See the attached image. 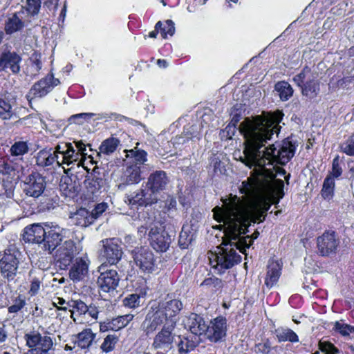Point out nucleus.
<instances>
[{
  "label": "nucleus",
  "mask_w": 354,
  "mask_h": 354,
  "mask_svg": "<svg viewBox=\"0 0 354 354\" xmlns=\"http://www.w3.org/2000/svg\"><path fill=\"white\" fill-rule=\"evenodd\" d=\"M283 113L277 111L263 113L262 115L246 118L239 126V131L245 139V148L242 162L249 167H254L252 176L243 181V189L261 197L260 204L266 203L269 197L282 198L283 183L275 182V173L279 168L278 164H286L294 156L295 147L289 141L283 142L277 149L274 145L261 150L268 140L280 131L279 123ZM259 202H256L254 209H257Z\"/></svg>",
  "instance_id": "nucleus-1"
},
{
  "label": "nucleus",
  "mask_w": 354,
  "mask_h": 354,
  "mask_svg": "<svg viewBox=\"0 0 354 354\" xmlns=\"http://www.w3.org/2000/svg\"><path fill=\"white\" fill-rule=\"evenodd\" d=\"M240 192L245 195L250 200L248 208H245L243 200L236 195L230 194L228 198H222L223 205L216 206L212 209L214 218L218 223H222L224 228L225 236L230 239L236 245V249L245 254L246 248H248L254 239L259 235L258 231H255L251 236H241L246 234L248 228L251 223H261L265 220L267 212L272 204L279 203L280 198L270 197L266 200L265 204H259L257 209L253 205L257 202H261V197L252 193H248L243 189V185L239 188Z\"/></svg>",
  "instance_id": "nucleus-2"
},
{
  "label": "nucleus",
  "mask_w": 354,
  "mask_h": 354,
  "mask_svg": "<svg viewBox=\"0 0 354 354\" xmlns=\"http://www.w3.org/2000/svg\"><path fill=\"white\" fill-rule=\"evenodd\" d=\"M232 242L234 241L231 242L230 239L225 236V240L223 243L225 246L220 248L218 253H211L209 257L212 267L217 269L219 274L225 270L231 268L241 261V257L233 248H236V245Z\"/></svg>",
  "instance_id": "nucleus-3"
},
{
  "label": "nucleus",
  "mask_w": 354,
  "mask_h": 354,
  "mask_svg": "<svg viewBox=\"0 0 354 354\" xmlns=\"http://www.w3.org/2000/svg\"><path fill=\"white\" fill-rule=\"evenodd\" d=\"M294 82L301 88L303 96L308 100L317 97L319 93V82L317 74L309 68H304L299 74L293 77Z\"/></svg>",
  "instance_id": "nucleus-4"
},
{
  "label": "nucleus",
  "mask_w": 354,
  "mask_h": 354,
  "mask_svg": "<svg viewBox=\"0 0 354 354\" xmlns=\"http://www.w3.org/2000/svg\"><path fill=\"white\" fill-rule=\"evenodd\" d=\"M46 226L47 231L41 251L51 254L66 239H69L70 232L57 225L49 224Z\"/></svg>",
  "instance_id": "nucleus-5"
},
{
  "label": "nucleus",
  "mask_w": 354,
  "mask_h": 354,
  "mask_svg": "<svg viewBox=\"0 0 354 354\" xmlns=\"http://www.w3.org/2000/svg\"><path fill=\"white\" fill-rule=\"evenodd\" d=\"M21 253L15 246H10L5 250L0 260L1 274L8 280L14 279L17 274Z\"/></svg>",
  "instance_id": "nucleus-6"
},
{
  "label": "nucleus",
  "mask_w": 354,
  "mask_h": 354,
  "mask_svg": "<svg viewBox=\"0 0 354 354\" xmlns=\"http://www.w3.org/2000/svg\"><path fill=\"white\" fill-rule=\"evenodd\" d=\"M100 254L111 265H115L121 259L123 251L121 242L118 239H105L100 241Z\"/></svg>",
  "instance_id": "nucleus-7"
},
{
  "label": "nucleus",
  "mask_w": 354,
  "mask_h": 354,
  "mask_svg": "<svg viewBox=\"0 0 354 354\" xmlns=\"http://www.w3.org/2000/svg\"><path fill=\"white\" fill-rule=\"evenodd\" d=\"M133 261L144 273H151L155 268V259L152 252L146 247L136 248L132 251Z\"/></svg>",
  "instance_id": "nucleus-8"
},
{
  "label": "nucleus",
  "mask_w": 354,
  "mask_h": 354,
  "mask_svg": "<svg viewBox=\"0 0 354 354\" xmlns=\"http://www.w3.org/2000/svg\"><path fill=\"white\" fill-rule=\"evenodd\" d=\"M151 245L157 252H165L171 243V237L161 224L154 223L149 233Z\"/></svg>",
  "instance_id": "nucleus-9"
},
{
  "label": "nucleus",
  "mask_w": 354,
  "mask_h": 354,
  "mask_svg": "<svg viewBox=\"0 0 354 354\" xmlns=\"http://www.w3.org/2000/svg\"><path fill=\"white\" fill-rule=\"evenodd\" d=\"M55 251V259L62 269L66 268L78 253L75 243L70 239H66Z\"/></svg>",
  "instance_id": "nucleus-10"
},
{
  "label": "nucleus",
  "mask_w": 354,
  "mask_h": 354,
  "mask_svg": "<svg viewBox=\"0 0 354 354\" xmlns=\"http://www.w3.org/2000/svg\"><path fill=\"white\" fill-rule=\"evenodd\" d=\"M26 346L37 353H46L53 345L51 337L48 335H42L37 331L33 330L24 335Z\"/></svg>",
  "instance_id": "nucleus-11"
},
{
  "label": "nucleus",
  "mask_w": 354,
  "mask_h": 354,
  "mask_svg": "<svg viewBox=\"0 0 354 354\" xmlns=\"http://www.w3.org/2000/svg\"><path fill=\"white\" fill-rule=\"evenodd\" d=\"M53 156L57 158L55 159L57 166H67L75 164L77 162V153L74 152V147L71 142L58 144L53 150Z\"/></svg>",
  "instance_id": "nucleus-12"
},
{
  "label": "nucleus",
  "mask_w": 354,
  "mask_h": 354,
  "mask_svg": "<svg viewBox=\"0 0 354 354\" xmlns=\"http://www.w3.org/2000/svg\"><path fill=\"white\" fill-rule=\"evenodd\" d=\"M33 223L26 226L24 230L23 238L26 242L35 243L41 250L44 241L48 223Z\"/></svg>",
  "instance_id": "nucleus-13"
},
{
  "label": "nucleus",
  "mask_w": 354,
  "mask_h": 354,
  "mask_svg": "<svg viewBox=\"0 0 354 354\" xmlns=\"http://www.w3.org/2000/svg\"><path fill=\"white\" fill-rule=\"evenodd\" d=\"M175 326L166 324L159 331L153 339L152 346L156 349L164 352L169 351L173 344L174 335L172 331Z\"/></svg>",
  "instance_id": "nucleus-14"
},
{
  "label": "nucleus",
  "mask_w": 354,
  "mask_h": 354,
  "mask_svg": "<svg viewBox=\"0 0 354 354\" xmlns=\"http://www.w3.org/2000/svg\"><path fill=\"white\" fill-rule=\"evenodd\" d=\"M166 317L162 311L153 304L149 310L145 319L142 322V328L148 335L153 333L159 326L166 324Z\"/></svg>",
  "instance_id": "nucleus-15"
},
{
  "label": "nucleus",
  "mask_w": 354,
  "mask_h": 354,
  "mask_svg": "<svg viewBox=\"0 0 354 354\" xmlns=\"http://www.w3.org/2000/svg\"><path fill=\"white\" fill-rule=\"evenodd\" d=\"M158 310L162 311V314L166 317V324L170 326L176 325L177 322V315L183 308V304L179 299H174L165 301L161 304H153Z\"/></svg>",
  "instance_id": "nucleus-16"
},
{
  "label": "nucleus",
  "mask_w": 354,
  "mask_h": 354,
  "mask_svg": "<svg viewBox=\"0 0 354 354\" xmlns=\"http://www.w3.org/2000/svg\"><path fill=\"white\" fill-rule=\"evenodd\" d=\"M120 277L115 270L111 269L101 272L97 278V284L101 291L113 294L118 286Z\"/></svg>",
  "instance_id": "nucleus-17"
},
{
  "label": "nucleus",
  "mask_w": 354,
  "mask_h": 354,
  "mask_svg": "<svg viewBox=\"0 0 354 354\" xmlns=\"http://www.w3.org/2000/svg\"><path fill=\"white\" fill-rule=\"evenodd\" d=\"M227 323L225 318L219 317L212 320L207 326L205 335L207 338L212 342H221L226 336Z\"/></svg>",
  "instance_id": "nucleus-18"
},
{
  "label": "nucleus",
  "mask_w": 354,
  "mask_h": 354,
  "mask_svg": "<svg viewBox=\"0 0 354 354\" xmlns=\"http://www.w3.org/2000/svg\"><path fill=\"white\" fill-rule=\"evenodd\" d=\"M339 241L336 237L335 232H326L317 240L319 252L322 256H328L335 253Z\"/></svg>",
  "instance_id": "nucleus-19"
},
{
  "label": "nucleus",
  "mask_w": 354,
  "mask_h": 354,
  "mask_svg": "<svg viewBox=\"0 0 354 354\" xmlns=\"http://www.w3.org/2000/svg\"><path fill=\"white\" fill-rule=\"evenodd\" d=\"M45 187L44 178L37 173L29 175L24 180V190L29 196L39 197L44 192Z\"/></svg>",
  "instance_id": "nucleus-20"
},
{
  "label": "nucleus",
  "mask_w": 354,
  "mask_h": 354,
  "mask_svg": "<svg viewBox=\"0 0 354 354\" xmlns=\"http://www.w3.org/2000/svg\"><path fill=\"white\" fill-rule=\"evenodd\" d=\"M59 83V80L55 79L52 74L48 75L34 84L29 91V95L32 98L42 97L50 92Z\"/></svg>",
  "instance_id": "nucleus-21"
},
{
  "label": "nucleus",
  "mask_w": 354,
  "mask_h": 354,
  "mask_svg": "<svg viewBox=\"0 0 354 354\" xmlns=\"http://www.w3.org/2000/svg\"><path fill=\"white\" fill-rule=\"evenodd\" d=\"M21 57L14 51L3 52L0 55V71H11L13 74H17L20 71V63Z\"/></svg>",
  "instance_id": "nucleus-22"
},
{
  "label": "nucleus",
  "mask_w": 354,
  "mask_h": 354,
  "mask_svg": "<svg viewBox=\"0 0 354 354\" xmlns=\"http://www.w3.org/2000/svg\"><path fill=\"white\" fill-rule=\"evenodd\" d=\"M169 183V178L165 171L159 170L151 173L147 183V186L150 193L156 196V194L164 190Z\"/></svg>",
  "instance_id": "nucleus-23"
},
{
  "label": "nucleus",
  "mask_w": 354,
  "mask_h": 354,
  "mask_svg": "<svg viewBox=\"0 0 354 354\" xmlns=\"http://www.w3.org/2000/svg\"><path fill=\"white\" fill-rule=\"evenodd\" d=\"M90 261L87 256L77 258L71 268L69 276L73 281H82L88 274Z\"/></svg>",
  "instance_id": "nucleus-24"
},
{
  "label": "nucleus",
  "mask_w": 354,
  "mask_h": 354,
  "mask_svg": "<svg viewBox=\"0 0 354 354\" xmlns=\"http://www.w3.org/2000/svg\"><path fill=\"white\" fill-rule=\"evenodd\" d=\"M28 21L29 20L25 16V11L21 10L8 17L5 24V31L10 35L19 31Z\"/></svg>",
  "instance_id": "nucleus-25"
},
{
  "label": "nucleus",
  "mask_w": 354,
  "mask_h": 354,
  "mask_svg": "<svg viewBox=\"0 0 354 354\" xmlns=\"http://www.w3.org/2000/svg\"><path fill=\"white\" fill-rule=\"evenodd\" d=\"M185 326L189 328L190 332L196 335L204 334L207 330V325L204 319L195 313H192L185 320Z\"/></svg>",
  "instance_id": "nucleus-26"
},
{
  "label": "nucleus",
  "mask_w": 354,
  "mask_h": 354,
  "mask_svg": "<svg viewBox=\"0 0 354 354\" xmlns=\"http://www.w3.org/2000/svg\"><path fill=\"white\" fill-rule=\"evenodd\" d=\"M147 171L146 166L132 165L127 167L124 172L123 179L127 184L138 183L142 180V174Z\"/></svg>",
  "instance_id": "nucleus-27"
},
{
  "label": "nucleus",
  "mask_w": 354,
  "mask_h": 354,
  "mask_svg": "<svg viewBox=\"0 0 354 354\" xmlns=\"http://www.w3.org/2000/svg\"><path fill=\"white\" fill-rule=\"evenodd\" d=\"M129 201L133 205H147L156 203L157 198L149 193V190L140 189L131 194L129 196Z\"/></svg>",
  "instance_id": "nucleus-28"
},
{
  "label": "nucleus",
  "mask_w": 354,
  "mask_h": 354,
  "mask_svg": "<svg viewBox=\"0 0 354 354\" xmlns=\"http://www.w3.org/2000/svg\"><path fill=\"white\" fill-rule=\"evenodd\" d=\"M59 189L66 197L73 198L79 192V183L69 176H63L60 179Z\"/></svg>",
  "instance_id": "nucleus-29"
},
{
  "label": "nucleus",
  "mask_w": 354,
  "mask_h": 354,
  "mask_svg": "<svg viewBox=\"0 0 354 354\" xmlns=\"http://www.w3.org/2000/svg\"><path fill=\"white\" fill-rule=\"evenodd\" d=\"M71 310V317L75 322L82 323L84 322V318L86 317V313L88 310V306L81 300H71L68 303Z\"/></svg>",
  "instance_id": "nucleus-30"
},
{
  "label": "nucleus",
  "mask_w": 354,
  "mask_h": 354,
  "mask_svg": "<svg viewBox=\"0 0 354 354\" xmlns=\"http://www.w3.org/2000/svg\"><path fill=\"white\" fill-rule=\"evenodd\" d=\"M133 318V315L131 314H127L122 316H118L114 319H112L108 323L101 324L100 330L102 331L111 330H119L121 328H124Z\"/></svg>",
  "instance_id": "nucleus-31"
},
{
  "label": "nucleus",
  "mask_w": 354,
  "mask_h": 354,
  "mask_svg": "<svg viewBox=\"0 0 354 354\" xmlns=\"http://www.w3.org/2000/svg\"><path fill=\"white\" fill-rule=\"evenodd\" d=\"M71 219L75 225L87 227L94 222L95 217L85 208H81L71 216Z\"/></svg>",
  "instance_id": "nucleus-32"
},
{
  "label": "nucleus",
  "mask_w": 354,
  "mask_h": 354,
  "mask_svg": "<svg viewBox=\"0 0 354 354\" xmlns=\"http://www.w3.org/2000/svg\"><path fill=\"white\" fill-rule=\"evenodd\" d=\"M56 156H53L52 149H44L40 150L36 156V164L42 167L52 166L55 162Z\"/></svg>",
  "instance_id": "nucleus-33"
},
{
  "label": "nucleus",
  "mask_w": 354,
  "mask_h": 354,
  "mask_svg": "<svg viewBox=\"0 0 354 354\" xmlns=\"http://www.w3.org/2000/svg\"><path fill=\"white\" fill-rule=\"evenodd\" d=\"M281 275V268L277 262H272L268 266V272L265 280L266 285L271 288L279 280Z\"/></svg>",
  "instance_id": "nucleus-34"
},
{
  "label": "nucleus",
  "mask_w": 354,
  "mask_h": 354,
  "mask_svg": "<svg viewBox=\"0 0 354 354\" xmlns=\"http://www.w3.org/2000/svg\"><path fill=\"white\" fill-rule=\"evenodd\" d=\"M94 338L95 334L91 329H86L77 335L75 343L81 348H86L91 344Z\"/></svg>",
  "instance_id": "nucleus-35"
},
{
  "label": "nucleus",
  "mask_w": 354,
  "mask_h": 354,
  "mask_svg": "<svg viewBox=\"0 0 354 354\" xmlns=\"http://www.w3.org/2000/svg\"><path fill=\"white\" fill-rule=\"evenodd\" d=\"M275 90L277 91L280 99L282 101L288 100L293 95L294 90L291 85L285 81L277 82L274 86Z\"/></svg>",
  "instance_id": "nucleus-36"
},
{
  "label": "nucleus",
  "mask_w": 354,
  "mask_h": 354,
  "mask_svg": "<svg viewBox=\"0 0 354 354\" xmlns=\"http://www.w3.org/2000/svg\"><path fill=\"white\" fill-rule=\"evenodd\" d=\"M120 141L115 138H109L104 140L99 147V155L109 156L113 153L117 149Z\"/></svg>",
  "instance_id": "nucleus-37"
},
{
  "label": "nucleus",
  "mask_w": 354,
  "mask_h": 354,
  "mask_svg": "<svg viewBox=\"0 0 354 354\" xmlns=\"http://www.w3.org/2000/svg\"><path fill=\"white\" fill-rule=\"evenodd\" d=\"M15 113L10 100L0 97V118L8 120L13 118Z\"/></svg>",
  "instance_id": "nucleus-38"
},
{
  "label": "nucleus",
  "mask_w": 354,
  "mask_h": 354,
  "mask_svg": "<svg viewBox=\"0 0 354 354\" xmlns=\"http://www.w3.org/2000/svg\"><path fill=\"white\" fill-rule=\"evenodd\" d=\"M21 169V167L12 160H7L0 162V174L3 175L15 176Z\"/></svg>",
  "instance_id": "nucleus-39"
},
{
  "label": "nucleus",
  "mask_w": 354,
  "mask_h": 354,
  "mask_svg": "<svg viewBox=\"0 0 354 354\" xmlns=\"http://www.w3.org/2000/svg\"><path fill=\"white\" fill-rule=\"evenodd\" d=\"M277 337L279 342L289 341L291 342H299L297 335L289 328H279L276 330Z\"/></svg>",
  "instance_id": "nucleus-40"
},
{
  "label": "nucleus",
  "mask_w": 354,
  "mask_h": 354,
  "mask_svg": "<svg viewBox=\"0 0 354 354\" xmlns=\"http://www.w3.org/2000/svg\"><path fill=\"white\" fill-rule=\"evenodd\" d=\"M73 146L74 147V152L77 153V162L75 164L77 165V167H80L83 164L84 159L86 155V145L82 141H74L73 143Z\"/></svg>",
  "instance_id": "nucleus-41"
},
{
  "label": "nucleus",
  "mask_w": 354,
  "mask_h": 354,
  "mask_svg": "<svg viewBox=\"0 0 354 354\" xmlns=\"http://www.w3.org/2000/svg\"><path fill=\"white\" fill-rule=\"evenodd\" d=\"M29 147L27 142H15L10 149V153L12 156H22L28 152Z\"/></svg>",
  "instance_id": "nucleus-42"
},
{
  "label": "nucleus",
  "mask_w": 354,
  "mask_h": 354,
  "mask_svg": "<svg viewBox=\"0 0 354 354\" xmlns=\"http://www.w3.org/2000/svg\"><path fill=\"white\" fill-rule=\"evenodd\" d=\"M26 3V8L23 7L21 9L25 11V16L26 17L27 15L35 16L39 13L41 7L40 0H27Z\"/></svg>",
  "instance_id": "nucleus-43"
},
{
  "label": "nucleus",
  "mask_w": 354,
  "mask_h": 354,
  "mask_svg": "<svg viewBox=\"0 0 354 354\" xmlns=\"http://www.w3.org/2000/svg\"><path fill=\"white\" fill-rule=\"evenodd\" d=\"M26 304V297L22 295H18L12 300V304L8 308L9 313H17Z\"/></svg>",
  "instance_id": "nucleus-44"
},
{
  "label": "nucleus",
  "mask_w": 354,
  "mask_h": 354,
  "mask_svg": "<svg viewBox=\"0 0 354 354\" xmlns=\"http://www.w3.org/2000/svg\"><path fill=\"white\" fill-rule=\"evenodd\" d=\"M335 187V181L331 176L326 178L324 182L322 195L324 198H329L332 196Z\"/></svg>",
  "instance_id": "nucleus-45"
},
{
  "label": "nucleus",
  "mask_w": 354,
  "mask_h": 354,
  "mask_svg": "<svg viewBox=\"0 0 354 354\" xmlns=\"http://www.w3.org/2000/svg\"><path fill=\"white\" fill-rule=\"evenodd\" d=\"M333 330L338 332L343 336H348L354 333V327L344 323L342 321H337L334 323Z\"/></svg>",
  "instance_id": "nucleus-46"
},
{
  "label": "nucleus",
  "mask_w": 354,
  "mask_h": 354,
  "mask_svg": "<svg viewBox=\"0 0 354 354\" xmlns=\"http://www.w3.org/2000/svg\"><path fill=\"white\" fill-rule=\"evenodd\" d=\"M118 340V338L115 335H107L104 338V342L100 346L101 349L105 353H109L113 351Z\"/></svg>",
  "instance_id": "nucleus-47"
},
{
  "label": "nucleus",
  "mask_w": 354,
  "mask_h": 354,
  "mask_svg": "<svg viewBox=\"0 0 354 354\" xmlns=\"http://www.w3.org/2000/svg\"><path fill=\"white\" fill-rule=\"evenodd\" d=\"M140 297L138 294H131L123 300V304L129 308H135L140 306Z\"/></svg>",
  "instance_id": "nucleus-48"
},
{
  "label": "nucleus",
  "mask_w": 354,
  "mask_h": 354,
  "mask_svg": "<svg viewBox=\"0 0 354 354\" xmlns=\"http://www.w3.org/2000/svg\"><path fill=\"white\" fill-rule=\"evenodd\" d=\"M93 115L95 114L92 113H82L71 115L68 120L70 123L81 124L83 123L82 120H88Z\"/></svg>",
  "instance_id": "nucleus-49"
},
{
  "label": "nucleus",
  "mask_w": 354,
  "mask_h": 354,
  "mask_svg": "<svg viewBox=\"0 0 354 354\" xmlns=\"http://www.w3.org/2000/svg\"><path fill=\"white\" fill-rule=\"evenodd\" d=\"M341 150L348 156H354V136L341 145Z\"/></svg>",
  "instance_id": "nucleus-50"
},
{
  "label": "nucleus",
  "mask_w": 354,
  "mask_h": 354,
  "mask_svg": "<svg viewBox=\"0 0 354 354\" xmlns=\"http://www.w3.org/2000/svg\"><path fill=\"white\" fill-rule=\"evenodd\" d=\"M162 37L165 39L167 35L172 36L175 32L174 24L171 20H167L165 24L160 28Z\"/></svg>",
  "instance_id": "nucleus-51"
},
{
  "label": "nucleus",
  "mask_w": 354,
  "mask_h": 354,
  "mask_svg": "<svg viewBox=\"0 0 354 354\" xmlns=\"http://www.w3.org/2000/svg\"><path fill=\"white\" fill-rule=\"evenodd\" d=\"M136 163L134 165H137L138 166H146V169H150L151 167L148 164H145L147 160V153L143 150H138L135 156H134Z\"/></svg>",
  "instance_id": "nucleus-52"
},
{
  "label": "nucleus",
  "mask_w": 354,
  "mask_h": 354,
  "mask_svg": "<svg viewBox=\"0 0 354 354\" xmlns=\"http://www.w3.org/2000/svg\"><path fill=\"white\" fill-rule=\"evenodd\" d=\"M319 349L322 354H337V349L329 342H319Z\"/></svg>",
  "instance_id": "nucleus-53"
},
{
  "label": "nucleus",
  "mask_w": 354,
  "mask_h": 354,
  "mask_svg": "<svg viewBox=\"0 0 354 354\" xmlns=\"http://www.w3.org/2000/svg\"><path fill=\"white\" fill-rule=\"evenodd\" d=\"M201 286L214 287L220 288L222 286V281L216 277H209L205 279L201 284Z\"/></svg>",
  "instance_id": "nucleus-54"
},
{
  "label": "nucleus",
  "mask_w": 354,
  "mask_h": 354,
  "mask_svg": "<svg viewBox=\"0 0 354 354\" xmlns=\"http://www.w3.org/2000/svg\"><path fill=\"white\" fill-rule=\"evenodd\" d=\"M342 170L339 165V158L337 156L333 160V167L330 175L333 178H337L342 174Z\"/></svg>",
  "instance_id": "nucleus-55"
},
{
  "label": "nucleus",
  "mask_w": 354,
  "mask_h": 354,
  "mask_svg": "<svg viewBox=\"0 0 354 354\" xmlns=\"http://www.w3.org/2000/svg\"><path fill=\"white\" fill-rule=\"evenodd\" d=\"M41 281L37 278H33L31 281L28 294L30 296L37 295L40 289Z\"/></svg>",
  "instance_id": "nucleus-56"
},
{
  "label": "nucleus",
  "mask_w": 354,
  "mask_h": 354,
  "mask_svg": "<svg viewBox=\"0 0 354 354\" xmlns=\"http://www.w3.org/2000/svg\"><path fill=\"white\" fill-rule=\"evenodd\" d=\"M189 138L190 137L186 136L185 135L176 136L172 140L173 145L176 148H180V146L188 142Z\"/></svg>",
  "instance_id": "nucleus-57"
},
{
  "label": "nucleus",
  "mask_w": 354,
  "mask_h": 354,
  "mask_svg": "<svg viewBox=\"0 0 354 354\" xmlns=\"http://www.w3.org/2000/svg\"><path fill=\"white\" fill-rule=\"evenodd\" d=\"M98 313L99 312L95 306H88V310H86V317L84 318V320L87 321L88 317L97 319Z\"/></svg>",
  "instance_id": "nucleus-58"
},
{
  "label": "nucleus",
  "mask_w": 354,
  "mask_h": 354,
  "mask_svg": "<svg viewBox=\"0 0 354 354\" xmlns=\"http://www.w3.org/2000/svg\"><path fill=\"white\" fill-rule=\"evenodd\" d=\"M106 205L105 203H100L97 205L93 212L91 213V215H93L95 217V220L102 214L106 209Z\"/></svg>",
  "instance_id": "nucleus-59"
},
{
  "label": "nucleus",
  "mask_w": 354,
  "mask_h": 354,
  "mask_svg": "<svg viewBox=\"0 0 354 354\" xmlns=\"http://www.w3.org/2000/svg\"><path fill=\"white\" fill-rule=\"evenodd\" d=\"M41 67H42V64L39 59H35V60H32V64L30 66L32 74L33 75H36L39 73V71L41 70Z\"/></svg>",
  "instance_id": "nucleus-60"
},
{
  "label": "nucleus",
  "mask_w": 354,
  "mask_h": 354,
  "mask_svg": "<svg viewBox=\"0 0 354 354\" xmlns=\"http://www.w3.org/2000/svg\"><path fill=\"white\" fill-rule=\"evenodd\" d=\"M8 337L7 331L5 326H0V343L4 342Z\"/></svg>",
  "instance_id": "nucleus-61"
},
{
  "label": "nucleus",
  "mask_w": 354,
  "mask_h": 354,
  "mask_svg": "<svg viewBox=\"0 0 354 354\" xmlns=\"http://www.w3.org/2000/svg\"><path fill=\"white\" fill-rule=\"evenodd\" d=\"M162 23L161 21H158L156 26H155V30L153 31H151L149 35V37H151V38H156V35H157V33H158V30L160 29V28L162 26Z\"/></svg>",
  "instance_id": "nucleus-62"
},
{
  "label": "nucleus",
  "mask_w": 354,
  "mask_h": 354,
  "mask_svg": "<svg viewBox=\"0 0 354 354\" xmlns=\"http://www.w3.org/2000/svg\"><path fill=\"white\" fill-rule=\"evenodd\" d=\"M166 205L168 207V209H171L176 207V201L173 197H169L166 202Z\"/></svg>",
  "instance_id": "nucleus-63"
},
{
  "label": "nucleus",
  "mask_w": 354,
  "mask_h": 354,
  "mask_svg": "<svg viewBox=\"0 0 354 354\" xmlns=\"http://www.w3.org/2000/svg\"><path fill=\"white\" fill-rule=\"evenodd\" d=\"M178 350H179L180 353H187L189 351L187 345H186L185 348L184 347V342L183 341H181L178 344Z\"/></svg>",
  "instance_id": "nucleus-64"
}]
</instances>
